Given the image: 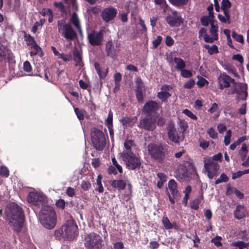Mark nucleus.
Returning a JSON list of instances; mask_svg holds the SVG:
<instances>
[{
  "mask_svg": "<svg viewBox=\"0 0 249 249\" xmlns=\"http://www.w3.org/2000/svg\"><path fill=\"white\" fill-rule=\"evenodd\" d=\"M168 186L172 196H174V197L177 196L178 190H177V183L175 180L173 179L170 180L168 182Z\"/></svg>",
  "mask_w": 249,
  "mask_h": 249,
  "instance_id": "obj_23",
  "label": "nucleus"
},
{
  "mask_svg": "<svg viewBox=\"0 0 249 249\" xmlns=\"http://www.w3.org/2000/svg\"><path fill=\"white\" fill-rule=\"evenodd\" d=\"M232 59L233 60L238 61L241 64H242L244 62L243 57L239 53L233 55Z\"/></svg>",
  "mask_w": 249,
  "mask_h": 249,
  "instance_id": "obj_62",
  "label": "nucleus"
},
{
  "mask_svg": "<svg viewBox=\"0 0 249 249\" xmlns=\"http://www.w3.org/2000/svg\"><path fill=\"white\" fill-rule=\"evenodd\" d=\"M70 20L75 27L78 30L80 34H82V29L80 24V21L77 14L73 12L71 15Z\"/></svg>",
  "mask_w": 249,
  "mask_h": 249,
  "instance_id": "obj_24",
  "label": "nucleus"
},
{
  "mask_svg": "<svg viewBox=\"0 0 249 249\" xmlns=\"http://www.w3.org/2000/svg\"><path fill=\"white\" fill-rule=\"evenodd\" d=\"M168 136L170 140L176 143H179L184 138L181 131H177L174 124H171L168 127Z\"/></svg>",
  "mask_w": 249,
  "mask_h": 249,
  "instance_id": "obj_17",
  "label": "nucleus"
},
{
  "mask_svg": "<svg viewBox=\"0 0 249 249\" xmlns=\"http://www.w3.org/2000/svg\"><path fill=\"white\" fill-rule=\"evenodd\" d=\"M195 84V81L193 79H190L186 83L184 84V87L185 89H190L193 88Z\"/></svg>",
  "mask_w": 249,
  "mask_h": 249,
  "instance_id": "obj_57",
  "label": "nucleus"
},
{
  "mask_svg": "<svg viewBox=\"0 0 249 249\" xmlns=\"http://www.w3.org/2000/svg\"><path fill=\"white\" fill-rule=\"evenodd\" d=\"M53 5L56 8L59 9L60 11L62 12H64L66 10L65 6L62 2H54Z\"/></svg>",
  "mask_w": 249,
  "mask_h": 249,
  "instance_id": "obj_64",
  "label": "nucleus"
},
{
  "mask_svg": "<svg viewBox=\"0 0 249 249\" xmlns=\"http://www.w3.org/2000/svg\"><path fill=\"white\" fill-rule=\"evenodd\" d=\"M173 6L178 8H183L187 5L190 0H168Z\"/></svg>",
  "mask_w": 249,
  "mask_h": 249,
  "instance_id": "obj_26",
  "label": "nucleus"
},
{
  "mask_svg": "<svg viewBox=\"0 0 249 249\" xmlns=\"http://www.w3.org/2000/svg\"><path fill=\"white\" fill-rule=\"evenodd\" d=\"M54 235L55 239L57 240H60L61 237L66 238L65 237L64 231L62 227L61 228L55 230L54 231Z\"/></svg>",
  "mask_w": 249,
  "mask_h": 249,
  "instance_id": "obj_40",
  "label": "nucleus"
},
{
  "mask_svg": "<svg viewBox=\"0 0 249 249\" xmlns=\"http://www.w3.org/2000/svg\"><path fill=\"white\" fill-rule=\"evenodd\" d=\"M112 162L113 166L117 169L118 172L120 173H122L123 172V168L120 164H118L117 161L114 157L112 158Z\"/></svg>",
  "mask_w": 249,
  "mask_h": 249,
  "instance_id": "obj_56",
  "label": "nucleus"
},
{
  "mask_svg": "<svg viewBox=\"0 0 249 249\" xmlns=\"http://www.w3.org/2000/svg\"><path fill=\"white\" fill-rule=\"evenodd\" d=\"M58 31L67 39L73 40L77 38L76 32L73 29L71 25L66 23L64 19H60L57 21Z\"/></svg>",
  "mask_w": 249,
  "mask_h": 249,
  "instance_id": "obj_6",
  "label": "nucleus"
},
{
  "mask_svg": "<svg viewBox=\"0 0 249 249\" xmlns=\"http://www.w3.org/2000/svg\"><path fill=\"white\" fill-rule=\"evenodd\" d=\"M106 51L108 56L115 59L117 56V50L111 40L108 41L106 46Z\"/></svg>",
  "mask_w": 249,
  "mask_h": 249,
  "instance_id": "obj_21",
  "label": "nucleus"
},
{
  "mask_svg": "<svg viewBox=\"0 0 249 249\" xmlns=\"http://www.w3.org/2000/svg\"><path fill=\"white\" fill-rule=\"evenodd\" d=\"M41 225L47 229L54 228L56 223V216L54 210L48 205L42 207L39 214Z\"/></svg>",
  "mask_w": 249,
  "mask_h": 249,
  "instance_id": "obj_2",
  "label": "nucleus"
},
{
  "mask_svg": "<svg viewBox=\"0 0 249 249\" xmlns=\"http://www.w3.org/2000/svg\"><path fill=\"white\" fill-rule=\"evenodd\" d=\"M87 38L89 43L93 46H100L103 42L104 35L102 31L92 30L88 33Z\"/></svg>",
  "mask_w": 249,
  "mask_h": 249,
  "instance_id": "obj_12",
  "label": "nucleus"
},
{
  "mask_svg": "<svg viewBox=\"0 0 249 249\" xmlns=\"http://www.w3.org/2000/svg\"><path fill=\"white\" fill-rule=\"evenodd\" d=\"M160 107V103L155 101L149 100L145 103L142 111L144 114L152 116V115L156 113Z\"/></svg>",
  "mask_w": 249,
  "mask_h": 249,
  "instance_id": "obj_15",
  "label": "nucleus"
},
{
  "mask_svg": "<svg viewBox=\"0 0 249 249\" xmlns=\"http://www.w3.org/2000/svg\"><path fill=\"white\" fill-rule=\"evenodd\" d=\"M203 199V196L201 195L194 199L191 204V208L194 210H197L199 208V205Z\"/></svg>",
  "mask_w": 249,
  "mask_h": 249,
  "instance_id": "obj_33",
  "label": "nucleus"
},
{
  "mask_svg": "<svg viewBox=\"0 0 249 249\" xmlns=\"http://www.w3.org/2000/svg\"><path fill=\"white\" fill-rule=\"evenodd\" d=\"M6 211L10 226L17 232L21 231L24 220V213L22 208L13 202L9 204Z\"/></svg>",
  "mask_w": 249,
  "mask_h": 249,
  "instance_id": "obj_1",
  "label": "nucleus"
},
{
  "mask_svg": "<svg viewBox=\"0 0 249 249\" xmlns=\"http://www.w3.org/2000/svg\"><path fill=\"white\" fill-rule=\"evenodd\" d=\"M84 246L86 249H103L104 244L101 236L91 232L85 235Z\"/></svg>",
  "mask_w": 249,
  "mask_h": 249,
  "instance_id": "obj_5",
  "label": "nucleus"
},
{
  "mask_svg": "<svg viewBox=\"0 0 249 249\" xmlns=\"http://www.w3.org/2000/svg\"><path fill=\"white\" fill-rule=\"evenodd\" d=\"M248 153V149L247 144L244 143L242 145L241 150L239 151V155L241 159L242 160H244L247 157Z\"/></svg>",
  "mask_w": 249,
  "mask_h": 249,
  "instance_id": "obj_37",
  "label": "nucleus"
},
{
  "mask_svg": "<svg viewBox=\"0 0 249 249\" xmlns=\"http://www.w3.org/2000/svg\"><path fill=\"white\" fill-rule=\"evenodd\" d=\"M122 157L129 170H134L141 167L142 163L140 158L137 157L133 152L122 153Z\"/></svg>",
  "mask_w": 249,
  "mask_h": 249,
  "instance_id": "obj_7",
  "label": "nucleus"
},
{
  "mask_svg": "<svg viewBox=\"0 0 249 249\" xmlns=\"http://www.w3.org/2000/svg\"><path fill=\"white\" fill-rule=\"evenodd\" d=\"M158 177L160 178L159 181L157 183V186L159 188H161L164 183L167 181V176L164 173H159L157 174Z\"/></svg>",
  "mask_w": 249,
  "mask_h": 249,
  "instance_id": "obj_29",
  "label": "nucleus"
},
{
  "mask_svg": "<svg viewBox=\"0 0 249 249\" xmlns=\"http://www.w3.org/2000/svg\"><path fill=\"white\" fill-rule=\"evenodd\" d=\"M124 147L125 149L122 153L132 152L131 151V147L135 145V143L133 140H126L124 143Z\"/></svg>",
  "mask_w": 249,
  "mask_h": 249,
  "instance_id": "obj_31",
  "label": "nucleus"
},
{
  "mask_svg": "<svg viewBox=\"0 0 249 249\" xmlns=\"http://www.w3.org/2000/svg\"><path fill=\"white\" fill-rule=\"evenodd\" d=\"M27 201L37 207L44 206L46 203V197L42 194L37 192H30L27 197Z\"/></svg>",
  "mask_w": 249,
  "mask_h": 249,
  "instance_id": "obj_11",
  "label": "nucleus"
},
{
  "mask_svg": "<svg viewBox=\"0 0 249 249\" xmlns=\"http://www.w3.org/2000/svg\"><path fill=\"white\" fill-rule=\"evenodd\" d=\"M174 61L177 65L176 68L178 70L181 71L186 67L184 61L180 58L174 57Z\"/></svg>",
  "mask_w": 249,
  "mask_h": 249,
  "instance_id": "obj_28",
  "label": "nucleus"
},
{
  "mask_svg": "<svg viewBox=\"0 0 249 249\" xmlns=\"http://www.w3.org/2000/svg\"><path fill=\"white\" fill-rule=\"evenodd\" d=\"M212 21H213V19H209V17L207 16H203L200 18L201 24L204 26H208L209 23L211 24Z\"/></svg>",
  "mask_w": 249,
  "mask_h": 249,
  "instance_id": "obj_41",
  "label": "nucleus"
},
{
  "mask_svg": "<svg viewBox=\"0 0 249 249\" xmlns=\"http://www.w3.org/2000/svg\"><path fill=\"white\" fill-rule=\"evenodd\" d=\"M102 178V176L101 175H99L96 179V187H95V189L99 193H102L104 191V189L101 182Z\"/></svg>",
  "mask_w": 249,
  "mask_h": 249,
  "instance_id": "obj_32",
  "label": "nucleus"
},
{
  "mask_svg": "<svg viewBox=\"0 0 249 249\" xmlns=\"http://www.w3.org/2000/svg\"><path fill=\"white\" fill-rule=\"evenodd\" d=\"M133 121V118L131 117H125L122 118L121 120V122L123 125L125 126H130L131 125Z\"/></svg>",
  "mask_w": 249,
  "mask_h": 249,
  "instance_id": "obj_45",
  "label": "nucleus"
},
{
  "mask_svg": "<svg viewBox=\"0 0 249 249\" xmlns=\"http://www.w3.org/2000/svg\"><path fill=\"white\" fill-rule=\"evenodd\" d=\"M233 89L231 91H229V94L237 95V98L239 100H245L248 96L247 85L242 83H233Z\"/></svg>",
  "mask_w": 249,
  "mask_h": 249,
  "instance_id": "obj_10",
  "label": "nucleus"
},
{
  "mask_svg": "<svg viewBox=\"0 0 249 249\" xmlns=\"http://www.w3.org/2000/svg\"><path fill=\"white\" fill-rule=\"evenodd\" d=\"M183 113L185 114L188 117H190L193 120H196L197 118L196 115H195L192 111L188 110V109H185L183 110Z\"/></svg>",
  "mask_w": 249,
  "mask_h": 249,
  "instance_id": "obj_52",
  "label": "nucleus"
},
{
  "mask_svg": "<svg viewBox=\"0 0 249 249\" xmlns=\"http://www.w3.org/2000/svg\"><path fill=\"white\" fill-rule=\"evenodd\" d=\"M15 63V56L11 50L0 43V62Z\"/></svg>",
  "mask_w": 249,
  "mask_h": 249,
  "instance_id": "obj_14",
  "label": "nucleus"
},
{
  "mask_svg": "<svg viewBox=\"0 0 249 249\" xmlns=\"http://www.w3.org/2000/svg\"><path fill=\"white\" fill-rule=\"evenodd\" d=\"M231 137V131L230 129H229L227 131L226 135L224 138V143L226 146L228 145L230 143Z\"/></svg>",
  "mask_w": 249,
  "mask_h": 249,
  "instance_id": "obj_51",
  "label": "nucleus"
},
{
  "mask_svg": "<svg viewBox=\"0 0 249 249\" xmlns=\"http://www.w3.org/2000/svg\"><path fill=\"white\" fill-rule=\"evenodd\" d=\"M147 148L151 159L160 163L164 162L166 149L161 144L151 143L147 145Z\"/></svg>",
  "mask_w": 249,
  "mask_h": 249,
  "instance_id": "obj_3",
  "label": "nucleus"
},
{
  "mask_svg": "<svg viewBox=\"0 0 249 249\" xmlns=\"http://www.w3.org/2000/svg\"><path fill=\"white\" fill-rule=\"evenodd\" d=\"M112 188L118 190H123L126 187V182L123 180H113L110 182Z\"/></svg>",
  "mask_w": 249,
  "mask_h": 249,
  "instance_id": "obj_22",
  "label": "nucleus"
},
{
  "mask_svg": "<svg viewBox=\"0 0 249 249\" xmlns=\"http://www.w3.org/2000/svg\"><path fill=\"white\" fill-rule=\"evenodd\" d=\"M229 178L225 174L222 173L220 175V178H217L215 181V184H218L221 182H226L229 180Z\"/></svg>",
  "mask_w": 249,
  "mask_h": 249,
  "instance_id": "obj_43",
  "label": "nucleus"
},
{
  "mask_svg": "<svg viewBox=\"0 0 249 249\" xmlns=\"http://www.w3.org/2000/svg\"><path fill=\"white\" fill-rule=\"evenodd\" d=\"M162 223L165 229L170 230L173 229L172 223L170 221L169 219L166 216V215L163 216L162 219Z\"/></svg>",
  "mask_w": 249,
  "mask_h": 249,
  "instance_id": "obj_35",
  "label": "nucleus"
},
{
  "mask_svg": "<svg viewBox=\"0 0 249 249\" xmlns=\"http://www.w3.org/2000/svg\"><path fill=\"white\" fill-rule=\"evenodd\" d=\"M181 71V75L184 78H190L193 76L191 71L183 69Z\"/></svg>",
  "mask_w": 249,
  "mask_h": 249,
  "instance_id": "obj_54",
  "label": "nucleus"
},
{
  "mask_svg": "<svg viewBox=\"0 0 249 249\" xmlns=\"http://www.w3.org/2000/svg\"><path fill=\"white\" fill-rule=\"evenodd\" d=\"M138 126L148 131H153L156 127V119L153 116L146 115L144 118L140 120Z\"/></svg>",
  "mask_w": 249,
  "mask_h": 249,
  "instance_id": "obj_13",
  "label": "nucleus"
},
{
  "mask_svg": "<svg viewBox=\"0 0 249 249\" xmlns=\"http://www.w3.org/2000/svg\"><path fill=\"white\" fill-rule=\"evenodd\" d=\"M94 66L95 68V69L97 72V73L98 74V76L100 79H104L106 78L107 76L108 68H107L105 71H102L100 67V65L98 62H95L94 64Z\"/></svg>",
  "mask_w": 249,
  "mask_h": 249,
  "instance_id": "obj_25",
  "label": "nucleus"
},
{
  "mask_svg": "<svg viewBox=\"0 0 249 249\" xmlns=\"http://www.w3.org/2000/svg\"><path fill=\"white\" fill-rule=\"evenodd\" d=\"M62 227L66 238L71 240L78 235V227L73 219L68 220Z\"/></svg>",
  "mask_w": 249,
  "mask_h": 249,
  "instance_id": "obj_9",
  "label": "nucleus"
},
{
  "mask_svg": "<svg viewBox=\"0 0 249 249\" xmlns=\"http://www.w3.org/2000/svg\"><path fill=\"white\" fill-rule=\"evenodd\" d=\"M171 96V94L167 91H161L157 93V97L163 103L167 102Z\"/></svg>",
  "mask_w": 249,
  "mask_h": 249,
  "instance_id": "obj_27",
  "label": "nucleus"
},
{
  "mask_svg": "<svg viewBox=\"0 0 249 249\" xmlns=\"http://www.w3.org/2000/svg\"><path fill=\"white\" fill-rule=\"evenodd\" d=\"M73 60L76 62V65H80L82 62V57L80 52L78 50H75L73 53Z\"/></svg>",
  "mask_w": 249,
  "mask_h": 249,
  "instance_id": "obj_36",
  "label": "nucleus"
},
{
  "mask_svg": "<svg viewBox=\"0 0 249 249\" xmlns=\"http://www.w3.org/2000/svg\"><path fill=\"white\" fill-rule=\"evenodd\" d=\"M204 170L207 173L210 179L217 177L219 175L220 165L218 162H213L211 160L204 158Z\"/></svg>",
  "mask_w": 249,
  "mask_h": 249,
  "instance_id": "obj_8",
  "label": "nucleus"
},
{
  "mask_svg": "<svg viewBox=\"0 0 249 249\" xmlns=\"http://www.w3.org/2000/svg\"><path fill=\"white\" fill-rule=\"evenodd\" d=\"M222 238L221 236L218 235H216L213 238L211 242L213 243L216 247H220L223 246L222 243H221V240Z\"/></svg>",
  "mask_w": 249,
  "mask_h": 249,
  "instance_id": "obj_39",
  "label": "nucleus"
},
{
  "mask_svg": "<svg viewBox=\"0 0 249 249\" xmlns=\"http://www.w3.org/2000/svg\"><path fill=\"white\" fill-rule=\"evenodd\" d=\"M91 186V184L89 181L83 180L81 184V187L84 191L89 190Z\"/></svg>",
  "mask_w": 249,
  "mask_h": 249,
  "instance_id": "obj_55",
  "label": "nucleus"
},
{
  "mask_svg": "<svg viewBox=\"0 0 249 249\" xmlns=\"http://www.w3.org/2000/svg\"><path fill=\"white\" fill-rule=\"evenodd\" d=\"M231 36L236 41L244 43V38L242 35L238 34L235 31H232Z\"/></svg>",
  "mask_w": 249,
  "mask_h": 249,
  "instance_id": "obj_44",
  "label": "nucleus"
},
{
  "mask_svg": "<svg viewBox=\"0 0 249 249\" xmlns=\"http://www.w3.org/2000/svg\"><path fill=\"white\" fill-rule=\"evenodd\" d=\"M207 133L213 139H216L217 137V133L213 127H211L208 130Z\"/></svg>",
  "mask_w": 249,
  "mask_h": 249,
  "instance_id": "obj_61",
  "label": "nucleus"
},
{
  "mask_svg": "<svg viewBox=\"0 0 249 249\" xmlns=\"http://www.w3.org/2000/svg\"><path fill=\"white\" fill-rule=\"evenodd\" d=\"M176 178L178 179H182L184 178L186 176V172H185L183 169L181 170L178 169L176 171Z\"/></svg>",
  "mask_w": 249,
  "mask_h": 249,
  "instance_id": "obj_46",
  "label": "nucleus"
},
{
  "mask_svg": "<svg viewBox=\"0 0 249 249\" xmlns=\"http://www.w3.org/2000/svg\"><path fill=\"white\" fill-rule=\"evenodd\" d=\"M204 40L207 43H212L214 42V41L217 40L218 39H216L215 36L210 37L208 34L204 35L203 37Z\"/></svg>",
  "mask_w": 249,
  "mask_h": 249,
  "instance_id": "obj_58",
  "label": "nucleus"
},
{
  "mask_svg": "<svg viewBox=\"0 0 249 249\" xmlns=\"http://www.w3.org/2000/svg\"><path fill=\"white\" fill-rule=\"evenodd\" d=\"M231 6V3L229 0H222L221 2V9L223 10H229Z\"/></svg>",
  "mask_w": 249,
  "mask_h": 249,
  "instance_id": "obj_49",
  "label": "nucleus"
},
{
  "mask_svg": "<svg viewBox=\"0 0 249 249\" xmlns=\"http://www.w3.org/2000/svg\"><path fill=\"white\" fill-rule=\"evenodd\" d=\"M210 33L213 36H215L216 39H218L217 32L218 31V27L217 25H214V21L211 23Z\"/></svg>",
  "mask_w": 249,
  "mask_h": 249,
  "instance_id": "obj_34",
  "label": "nucleus"
},
{
  "mask_svg": "<svg viewBox=\"0 0 249 249\" xmlns=\"http://www.w3.org/2000/svg\"><path fill=\"white\" fill-rule=\"evenodd\" d=\"M175 43L174 40L172 38V37L169 36H167L165 38V44L168 46L170 47L174 45Z\"/></svg>",
  "mask_w": 249,
  "mask_h": 249,
  "instance_id": "obj_63",
  "label": "nucleus"
},
{
  "mask_svg": "<svg viewBox=\"0 0 249 249\" xmlns=\"http://www.w3.org/2000/svg\"><path fill=\"white\" fill-rule=\"evenodd\" d=\"M31 48L33 49L30 52V54L31 56L36 55L39 51H41V48L37 44L32 46Z\"/></svg>",
  "mask_w": 249,
  "mask_h": 249,
  "instance_id": "obj_47",
  "label": "nucleus"
},
{
  "mask_svg": "<svg viewBox=\"0 0 249 249\" xmlns=\"http://www.w3.org/2000/svg\"><path fill=\"white\" fill-rule=\"evenodd\" d=\"M203 47L207 50L208 53L210 55L217 53L219 52L218 47L216 45L210 46L209 45L205 44L203 45Z\"/></svg>",
  "mask_w": 249,
  "mask_h": 249,
  "instance_id": "obj_30",
  "label": "nucleus"
},
{
  "mask_svg": "<svg viewBox=\"0 0 249 249\" xmlns=\"http://www.w3.org/2000/svg\"><path fill=\"white\" fill-rule=\"evenodd\" d=\"M222 159V155L221 153L213 155L212 158L209 157L206 158V160H211L213 162H217V161H221Z\"/></svg>",
  "mask_w": 249,
  "mask_h": 249,
  "instance_id": "obj_50",
  "label": "nucleus"
},
{
  "mask_svg": "<svg viewBox=\"0 0 249 249\" xmlns=\"http://www.w3.org/2000/svg\"><path fill=\"white\" fill-rule=\"evenodd\" d=\"M24 38L25 40L27 42V45L28 46H31L32 47L36 44H37L34 38L30 35H25Z\"/></svg>",
  "mask_w": 249,
  "mask_h": 249,
  "instance_id": "obj_42",
  "label": "nucleus"
},
{
  "mask_svg": "<svg viewBox=\"0 0 249 249\" xmlns=\"http://www.w3.org/2000/svg\"><path fill=\"white\" fill-rule=\"evenodd\" d=\"M218 83L219 85V88L220 89H223L225 88H229L230 83L233 84L235 80L230 76L223 72L221 73L218 77Z\"/></svg>",
  "mask_w": 249,
  "mask_h": 249,
  "instance_id": "obj_19",
  "label": "nucleus"
},
{
  "mask_svg": "<svg viewBox=\"0 0 249 249\" xmlns=\"http://www.w3.org/2000/svg\"><path fill=\"white\" fill-rule=\"evenodd\" d=\"M162 39V36H157L156 39L152 42V44L154 48H156L160 44Z\"/></svg>",
  "mask_w": 249,
  "mask_h": 249,
  "instance_id": "obj_60",
  "label": "nucleus"
},
{
  "mask_svg": "<svg viewBox=\"0 0 249 249\" xmlns=\"http://www.w3.org/2000/svg\"><path fill=\"white\" fill-rule=\"evenodd\" d=\"M0 175L5 178H7L9 175V171L5 166H1L0 169Z\"/></svg>",
  "mask_w": 249,
  "mask_h": 249,
  "instance_id": "obj_53",
  "label": "nucleus"
},
{
  "mask_svg": "<svg viewBox=\"0 0 249 249\" xmlns=\"http://www.w3.org/2000/svg\"><path fill=\"white\" fill-rule=\"evenodd\" d=\"M231 245L234 247H238L239 249H243V248H247L248 244L244 241H238L232 242Z\"/></svg>",
  "mask_w": 249,
  "mask_h": 249,
  "instance_id": "obj_48",
  "label": "nucleus"
},
{
  "mask_svg": "<svg viewBox=\"0 0 249 249\" xmlns=\"http://www.w3.org/2000/svg\"><path fill=\"white\" fill-rule=\"evenodd\" d=\"M117 14V10L113 6H109L104 8L101 13V16L103 20L106 22H109L113 20Z\"/></svg>",
  "mask_w": 249,
  "mask_h": 249,
  "instance_id": "obj_18",
  "label": "nucleus"
},
{
  "mask_svg": "<svg viewBox=\"0 0 249 249\" xmlns=\"http://www.w3.org/2000/svg\"><path fill=\"white\" fill-rule=\"evenodd\" d=\"M23 70L25 71L29 72L32 71V68L30 63L28 61H26L23 63Z\"/></svg>",
  "mask_w": 249,
  "mask_h": 249,
  "instance_id": "obj_59",
  "label": "nucleus"
},
{
  "mask_svg": "<svg viewBox=\"0 0 249 249\" xmlns=\"http://www.w3.org/2000/svg\"><path fill=\"white\" fill-rule=\"evenodd\" d=\"M90 135L93 147L97 151H103L107 143L106 137L103 132L94 127L91 130Z\"/></svg>",
  "mask_w": 249,
  "mask_h": 249,
  "instance_id": "obj_4",
  "label": "nucleus"
},
{
  "mask_svg": "<svg viewBox=\"0 0 249 249\" xmlns=\"http://www.w3.org/2000/svg\"><path fill=\"white\" fill-rule=\"evenodd\" d=\"M233 214L234 217L238 220H240L245 217L247 214L245 207L242 205H237L234 211Z\"/></svg>",
  "mask_w": 249,
  "mask_h": 249,
  "instance_id": "obj_20",
  "label": "nucleus"
},
{
  "mask_svg": "<svg viewBox=\"0 0 249 249\" xmlns=\"http://www.w3.org/2000/svg\"><path fill=\"white\" fill-rule=\"evenodd\" d=\"M113 115L112 111L110 110L107 117L105 121V124L107 127H113Z\"/></svg>",
  "mask_w": 249,
  "mask_h": 249,
  "instance_id": "obj_38",
  "label": "nucleus"
},
{
  "mask_svg": "<svg viewBox=\"0 0 249 249\" xmlns=\"http://www.w3.org/2000/svg\"><path fill=\"white\" fill-rule=\"evenodd\" d=\"M166 21L170 27H179L183 23V19L177 11L174 10L166 17Z\"/></svg>",
  "mask_w": 249,
  "mask_h": 249,
  "instance_id": "obj_16",
  "label": "nucleus"
}]
</instances>
